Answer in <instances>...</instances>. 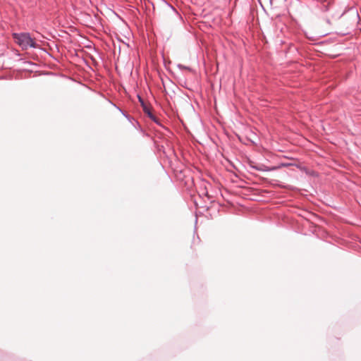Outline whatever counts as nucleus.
<instances>
[{
	"instance_id": "f257e3e1",
	"label": "nucleus",
	"mask_w": 361,
	"mask_h": 361,
	"mask_svg": "<svg viewBox=\"0 0 361 361\" xmlns=\"http://www.w3.org/2000/svg\"><path fill=\"white\" fill-rule=\"evenodd\" d=\"M13 36L16 42L23 49H27L28 47H36L37 46L35 42L28 33H14Z\"/></svg>"
}]
</instances>
